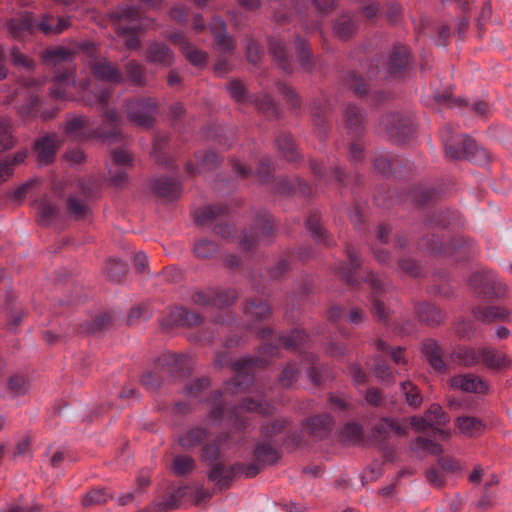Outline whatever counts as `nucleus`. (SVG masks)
Here are the masks:
<instances>
[{
    "mask_svg": "<svg viewBox=\"0 0 512 512\" xmlns=\"http://www.w3.org/2000/svg\"><path fill=\"white\" fill-rule=\"evenodd\" d=\"M441 138L445 145L446 155L451 159L467 157L474 160L477 153L485 154V151L479 148L467 135H456L451 127L442 129Z\"/></svg>",
    "mask_w": 512,
    "mask_h": 512,
    "instance_id": "nucleus-1",
    "label": "nucleus"
},
{
    "mask_svg": "<svg viewBox=\"0 0 512 512\" xmlns=\"http://www.w3.org/2000/svg\"><path fill=\"white\" fill-rule=\"evenodd\" d=\"M449 419L442 410V408L433 404L424 413L423 417L414 416L409 419V425L415 428L416 431L422 432L430 430L442 438H447L449 432L445 429Z\"/></svg>",
    "mask_w": 512,
    "mask_h": 512,
    "instance_id": "nucleus-2",
    "label": "nucleus"
},
{
    "mask_svg": "<svg viewBox=\"0 0 512 512\" xmlns=\"http://www.w3.org/2000/svg\"><path fill=\"white\" fill-rule=\"evenodd\" d=\"M156 105L153 100L132 101L127 103L126 111L128 118L135 124L149 127L154 120Z\"/></svg>",
    "mask_w": 512,
    "mask_h": 512,
    "instance_id": "nucleus-3",
    "label": "nucleus"
},
{
    "mask_svg": "<svg viewBox=\"0 0 512 512\" xmlns=\"http://www.w3.org/2000/svg\"><path fill=\"white\" fill-rule=\"evenodd\" d=\"M50 18L44 17L40 22H34L30 16L21 19H13L7 24V28L13 37L22 36L23 32H30L35 28L45 34H55V25L49 23Z\"/></svg>",
    "mask_w": 512,
    "mask_h": 512,
    "instance_id": "nucleus-4",
    "label": "nucleus"
},
{
    "mask_svg": "<svg viewBox=\"0 0 512 512\" xmlns=\"http://www.w3.org/2000/svg\"><path fill=\"white\" fill-rule=\"evenodd\" d=\"M451 387L466 393L485 394L489 391L488 383L473 373L459 374L449 380Z\"/></svg>",
    "mask_w": 512,
    "mask_h": 512,
    "instance_id": "nucleus-5",
    "label": "nucleus"
},
{
    "mask_svg": "<svg viewBox=\"0 0 512 512\" xmlns=\"http://www.w3.org/2000/svg\"><path fill=\"white\" fill-rule=\"evenodd\" d=\"M169 38L173 43L179 46L181 52L191 64L199 67L206 64L205 53L187 42L183 35L178 33L171 34Z\"/></svg>",
    "mask_w": 512,
    "mask_h": 512,
    "instance_id": "nucleus-6",
    "label": "nucleus"
},
{
    "mask_svg": "<svg viewBox=\"0 0 512 512\" xmlns=\"http://www.w3.org/2000/svg\"><path fill=\"white\" fill-rule=\"evenodd\" d=\"M481 362L491 370H504L511 366V358L498 350L493 348H481Z\"/></svg>",
    "mask_w": 512,
    "mask_h": 512,
    "instance_id": "nucleus-7",
    "label": "nucleus"
},
{
    "mask_svg": "<svg viewBox=\"0 0 512 512\" xmlns=\"http://www.w3.org/2000/svg\"><path fill=\"white\" fill-rule=\"evenodd\" d=\"M476 319L482 322L511 321L512 310L500 306L478 308L474 311Z\"/></svg>",
    "mask_w": 512,
    "mask_h": 512,
    "instance_id": "nucleus-8",
    "label": "nucleus"
},
{
    "mask_svg": "<svg viewBox=\"0 0 512 512\" xmlns=\"http://www.w3.org/2000/svg\"><path fill=\"white\" fill-rule=\"evenodd\" d=\"M146 59L151 63L169 66L174 61V55L166 45L161 43H152L148 47Z\"/></svg>",
    "mask_w": 512,
    "mask_h": 512,
    "instance_id": "nucleus-9",
    "label": "nucleus"
},
{
    "mask_svg": "<svg viewBox=\"0 0 512 512\" xmlns=\"http://www.w3.org/2000/svg\"><path fill=\"white\" fill-rule=\"evenodd\" d=\"M452 358L464 367L476 366L481 362V348L459 347L452 353Z\"/></svg>",
    "mask_w": 512,
    "mask_h": 512,
    "instance_id": "nucleus-10",
    "label": "nucleus"
},
{
    "mask_svg": "<svg viewBox=\"0 0 512 512\" xmlns=\"http://www.w3.org/2000/svg\"><path fill=\"white\" fill-rule=\"evenodd\" d=\"M94 75L100 80L118 83L121 81L120 72L107 60H100L92 65Z\"/></svg>",
    "mask_w": 512,
    "mask_h": 512,
    "instance_id": "nucleus-11",
    "label": "nucleus"
},
{
    "mask_svg": "<svg viewBox=\"0 0 512 512\" xmlns=\"http://www.w3.org/2000/svg\"><path fill=\"white\" fill-rule=\"evenodd\" d=\"M56 151V142L52 137H44L36 143L37 161L40 165H46L52 161Z\"/></svg>",
    "mask_w": 512,
    "mask_h": 512,
    "instance_id": "nucleus-12",
    "label": "nucleus"
},
{
    "mask_svg": "<svg viewBox=\"0 0 512 512\" xmlns=\"http://www.w3.org/2000/svg\"><path fill=\"white\" fill-rule=\"evenodd\" d=\"M456 428L460 434L472 437L478 435L484 428L481 420L474 417H459L456 420Z\"/></svg>",
    "mask_w": 512,
    "mask_h": 512,
    "instance_id": "nucleus-13",
    "label": "nucleus"
},
{
    "mask_svg": "<svg viewBox=\"0 0 512 512\" xmlns=\"http://www.w3.org/2000/svg\"><path fill=\"white\" fill-rule=\"evenodd\" d=\"M59 214V208L47 199L37 203L38 220L42 225H49Z\"/></svg>",
    "mask_w": 512,
    "mask_h": 512,
    "instance_id": "nucleus-14",
    "label": "nucleus"
},
{
    "mask_svg": "<svg viewBox=\"0 0 512 512\" xmlns=\"http://www.w3.org/2000/svg\"><path fill=\"white\" fill-rule=\"evenodd\" d=\"M409 420L398 422L393 419H383L378 424V432L383 434L385 437L397 436L406 433Z\"/></svg>",
    "mask_w": 512,
    "mask_h": 512,
    "instance_id": "nucleus-15",
    "label": "nucleus"
},
{
    "mask_svg": "<svg viewBox=\"0 0 512 512\" xmlns=\"http://www.w3.org/2000/svg\"><path fill=\"white\" fill-rule=\"evenodd\" d=\"M211 30L215 37L216 44L224 51L233 48V41L225 33V23L221 19H214L211 23Z\"/></svg>",
    "mask_w": 512,
    "mask_h": 512,
    "instance_id": "nucleus-16",
    "label": "nucleus"
},
{
    "mask_svg": "<svg viewBox=\"0 0 512 512\" xmlns=\"http://www.w3.org/2000/svg\"><path fill=\"white\" fill-rule=\"evenodd\" d=\"M87 121L82 117H74L67 121L65 131L66 134L74 140H82L86 135Z\"/></svg>",
    "mask_w": 512,
    "mask_h": 512,
    "instance_id": "nucleus-17",
    "label": "nucleus"
},
{
    "mask_svg": "<svg viewBox=\"0 0 512 512\" xmlns=\"http://www.w3.org/2000/svg\"><path fill=\"white\" fill-rule=\"evenodd\" d=\"M206 436V431L202 428L195 427L186 431L179 437L180 445L185 449H191L202 442Z\"/></svg>",
    "mask_w": 512,
    "mask_h": 512,
    "instance_id": "nucleus-18",
    "label": "nucleus"
},
{
    "mask_svg": "<svg viewBox=\"0 0 512 512\" xmlns=\"http://www.w3.org/2000/svg\"><path fill=\"white\" fill-rule=\"evenodd\" d=\"M417 314L421 321L428 324H439L443 320L442 313L432 304H422L417 308Z\"/></svg>",
    "mask_w": 512,
    "mask_h": 512,
    "instance_id": "nucleus-19",
    "label": "nucleus"
},
{
    "mask_svg": "<svg viewBox=\"0 0 512 512\" xmlns=\"http://www.w3.org/2000/svg\"><path fill=\"white\" fill-rule=\"evenodd\" d=\"M424 351L431 367L435 371L442 372L445 370V364L435 343L425 345Z\"/></svg>",
    "mask_w": 512,
    "mask_h": 512,
    "instance_id": "nucleus-20",
    "label": "nucleus"
},
{
    "mask_svg": "<svg viewBox=\"0 0 512 512\" xmlns=\"http://www.w3.org/2000/svg\"><path fill=\"white\" fill-rule=\"evenodd\" d=\"M231 477V469L223 465H215L209 473V479L221 487L227 486L231 481Z\"/></svg>",
    "mask_w": 512,
    "mask_h": 512,
    "instance_id": "nucleus-21",
    "label": "nucleus"
},
{
    "mask_svg": "<svg viewBox=\"0 0 512 512\" xmlns=\"http://www.w3.org/2000/svg\"><path fill=\"white\" fill-rule=\"evenodd\" d=\"M401 390L405 396L406 403L411 407H419L423 399L420 396L417 387L410 381L401 384Z\"/></svg>",
    "mask_w": 512,
    "mask_h": 512,
    "instance_id": "nucleus-22",
    "label": "nucleus"
},
{
    "mask_svg": "<svg viewBox=\"0 0 512 512\" xmlns=\"http://www.w3.org/2000/svg\"><path fill=\"white\" fill-rule=\"evenodd\" d=\"M356 27V23L350 17L345 16L336 22L334 32L338 37L346 39L354 33Z\"/></svg>",
    "mask_w": 512,
    "mask_h": 512,
    "instance_id": "nucleus-23",
    "label": "nucleus"
},
{
    "mask_svg": "<svg viewBox=\"0 0 512 512\" xmlns=\"http://www.w3.org/2000/svg\"><path fill=\"white\" fill-rule=\"evenodd\" d=\"M171 468L176 475H185L193 470L194 461L187 455H179L174 458Z\"/></svg>",
    "mask_w": 512,
    "mask_h": 512,
    "instance_id": "nucleus-24",
    "label": "nucleus"
},
{
    "mask_svg": "<svg viewBox=\"0 0 512 512\" xmlns=\"http://www.w3.org/2000/svg\"><path fill=\"white\" fill-rule=\"evenodd\" d=\"M29 382L22 376H12L8 380V391L12 396H20L29 390Z\"/></svg>",
    "mask_w": 512,
    "mask_h": 512,
    "instance_id": "nucleus-25",
    "label": "nucleus"
},
{
    "mask_svg": "<svg viewBox=\"0 0 512 512\" xmlns=\"http://www.w3.org/2000/svg\"><path fill=\"white\" fill-rule=\"evenodd\" d=\"M279 149L288 160L296 159V151L293 139L289 135H282L277 139Z\"/></svg>",
    "mask_w": 512,
    "mask_h": 512,
    "instance_id": "nucleus-26",
    "label": "nucleus"
},
{
    "mask_svg": "<svg viewBox=\"0 0 512 512\" xmlns=\"http://www.w3.org/2000/svg\"><path fill=\"white\" fill-rule=\"evenodd\" d=\"M244 312L247 316L263 319L269 315V308L266 304H264L262 302H260V303L252 302V303H248L245 306Z\"/></svg>",
    "mask_w": 512,
    "mask_h": 512,
    "instance_id": "nucleus-27",
    "label": "nucleus"
},
{
    "mask_svg": "<svg viewBox=\"0 0 512 512\" xmlns=\"http://www.w3.org/2000/svg\"><path fill=\"white\" fill-rule=\"evenodd\" d=\"M216 251L217 245L214 242L208 240H200L194 247L195 254L200 258H208L212 256Z\"/></svg>",
    "mask_w": 512,
    "mask_h": 512,
    "instance_id": "nucleus-28",
    "label": "nucleus"
},
{
    "mask_svg": "<svg viewBox=\"0 0 512 512\" xmlns=\"http://www.w3.org/2000/svg\"><path fill=\"white\" fill-rule=\"evenodd\" d=\"M220 212L221 210L219 208L208 206L196 211L194 213V219L198 224L204 225L208 220L215 218Z\"/></svg>",
    "mask_w": 512,
    "mask_h": 512,
    "instance_id": "nucleus-29",
    "label": "nucleus"
},
{
    "mask_svg": "<svg viewBox=\"0 0 512 512\" xmlns=\"http://www.w3.org/2000/svg\"><path fill=\"white\" fill-rule=\"evenodd\" d=\"M9 127V121L5 118H0V152L12 146Z\"/></svg>",
    "mask_w": 512,
    "mask_h": 512,
    "instance_id": "nucleus-30",
    "label": "nucleus"
},
{
    "mask_svg": "<svg viewBox=\"0 0 512 512\" xmlns=\"http://www.w3.org/2000/svg\"><path fill=\"white\" fill-rule=\"evenodd\" d=\"M305 340V335L301 331H293L288 335L281 337V342L287 349H294L298 347Z\"/></svg>",
    "mask_w": 512,
    "mask_h": 512,
    "instance_id": "nucleus-31",
    "label": "nucleus"
},
{
    "mask_svg": "<svg viewBox=\"0 0 512 512\" xmlns=\"http://www.w3.org/2000/svg\"><path fill=\"white\" fill-rule=\"evenodd\" d=\"M67 209L69 214L76 219L82 218L88 211L87 206L76 198H69Z\"/></svg>",
    "mask_w": 512,
    "mask_h": 512,
    "instance_id": "nucleus-32",
    "label": "nucleus"
},
{
    "mask_svg": "<svg viewBox=\"0 0 512 512\" xmlns=\"http://www.w3.org/2000/svg\"><path fill=\"white\" fill-rule=\"evenodd\" d=\"M415 446L416 449H420L431 454H439L442 451L440 445L423 437H419L416 440Z\"/></svg>",
    "mask_w": 512,
    "mask_h": 512,
    "instance_id": "nucleus-33",
    "label": "nucleus"
},
{
    "mask_svg": "<svg viewBox=\"0 0 512 512\" xmlns=\"http://www.w3.org/2000/svg\"><path fill=\"white\" fill-rule=\"evenodd\" d=\"M218 157L212 152H206L200 159L198 165V172L201 173L206 169H211L217 164Z\"/></svg>",
    "mask_w": 512,
    "mask_h": 512,
    "instance_id": "nucleus-34",
    "label": "nucleus"
},
{
    "mask_svg": "<svg viewBox=\"0 0 512 512\" xmlns=\"http://www.w3.org/2000/svg\"><path fill=\"white\" fill-rule=\"evenodd\" d=\"M346 120L350 126L357 127L362 122V113L359 108L355 106H348L346 109Z\"/></svg>",
    "mask_w": 512,
    "mask_h": 512,
    "instance_id": "nucleus-35",
    "label": "nucleus"
},
{
    "mask_svg": "<svg viewBox=\"0 0 512 512\" xmlns=\"http://www.w3.org/2000/svg\"><path fill=\"white\" fill-rule=\"evenodd\" d=\"M378 348L383 352H389L396 364L405 363V358L401 348L390 350L388 344L381 340L378 342Z\"/></svg>",
    "mask_w": 512,
    "mask_h": 512,
    "instance_id": "nucleus-36",
    "label": "nucleus"
},
{
    "mask_svg": "<svg viewBox=\"0 0 512 512\" xmlns=\"http://www.w3.org/2000/svg\"><path fill=\"white\" fill-rule=\"evenodd\" d=\"M297 375L298 369L295 365L287 366L282 373L281 384L283 386H290L297 379Z\"/></svg>",
    "mask_w": 512,
    "mask_h": 512,
    "instance_id": "nucleus-37",
    "label": "nucleus"
},
{
    "mask_svg": "<svg viewBox=\"0 0 512 512\" xmlns=\"http://www.w3.org/2000/svg\"><path fill=\"white\" fill-rule=\"evenodd\" d=\"M227 89L231 97L234 98L236 101H241L244 99L245 87L241 82L233 81L228 85Z\"/></svg>",
    "mask_w": 512,
    "mask_h": 512,
    "instance_id": "nucleus-38",
    "label": "nucleus"
},
{
    "mask_svg": "<svg viewBox=\"0 0 512 512\" xmlns=\"http://www.w3.org/2000/svg\"><path fill=\"white\" fill-rule=\"evenodd\" d=\"M236 298V293L234 291H229L226 293V297L224 298L223 294H215L212 297L209 298V300L213 303L215 306H224L228 305L230 302H232Z\"/></svg>",
    "mask_w": 512,
    "mask_h": 512,
    "instance_id": "nucleus-39",
    "label": "nucleus"
},
{
    "mask_svg": "<svg viewBox=\"0 0 512 512\" xmlns=\"http://www.w3.org/2000/svg\"><path fill=\"white\" fill-rule=\"evenodd\" d=\"M271 51L281 61L283 68L287 69V66L284 63L286 59L285 45L281 41H272Z\"/></svg>",
    "mask_w": 512,
    "mask_h": 512,
    "instance_id": "nucleus-40",
    "label": "nucleus"
},
{
    "mask_svg": "<svg viewBox=\"0 0 512 512\" xmlns=\"http://www.w3.org/2000/svg\"><path fill=\"white\" fill-rule=\"evenodd\" d=\"M374 373L376 377L385 383H389L391 379V372L389 371L388 367L384 363H377L374 366Z\"/></svg>",
    "mask_w": 512,
    "mask_h": 512,
    "instance_id": "nucleus-41",
    "label": "nucleus"
},
{
    "mask_svg": "<svg viewBox=\"0 0 512 512\" xmlns=\"http://www.w3.org/2000/svg\"><path fill=\"white\" fill-rule=\"evenodd\" d=\"M106 501V494L102 490H92L84 498V504L90 505Z\"/></svg>",
    "mask_w": 512,
    "mask_h": 512,
    "instance_id": "nucleus-42",
    "label": "nucleus"
},
{
    "mask_svg": "<svg viewBox=\"0 0 512 512\" xmlns=\"http://www.w3.org/2000/svg\"><path fill=\"white\" fill-rule=\"evenodd\" d=\"M202 452H203L202 456L206 461H214L218 458L220 449H219L218 445L209 443L203 447Z\"/></svg>",
    "mask_w": 512,
    "mask_h": 512,
    "instance_id": "nucleus-43",
    "label": "nucleus"
},
{
    "mask_svg": "<svg viewBox=\"0 0 512 512\" xmlns=\"http://www.w3.org/2000/svg\"><path fill=\"white\" fill-rule=\"evenodd\" d=\"M407 62V53L404 48L395 51L392 57V68L393 69H401L406 65Z\"/></svg>",
    "mask_w": 512,
    "mask_h": 512,
    "instance_id": "nucleus-44",
    "label": "nucleus"
},
{
    "mask_svg": "<svg viewBox=\"0 0 512 512\" xmlns=\"http://www.w3.org/2000/svg\"><path fill=\"white\" fill-rule=\"evenodd\" d=\"M141 69V66L137 63H129L127 66V73L130 79L138 84L142 83Z\"/></svg>",
    "mask_w": 512,
    "mask_h": 512,
    "instance_id": "nucleus-45",
    "label": "nucleus"
},
{
    "mask_svg": "<svg viewBox=\"0 0 512 512\" xmlns=\"http://www.w3.org/2000/svg\"><path fill=\"white\" fill-rule=\"evenodd\" d=\"M35 185L34 181H28L24 183L23 185L16 188L13 192V197L15 200H20L24 195L31 192Z\"/></svg>",
    "mask_w": 512,
    "mask_h": 512,
    "instance_id": "nucleus-46",
    "label": "nucleus"
},
{
    "mask_svg": "<svg viewBox=\"0 0 512 512\" xmlns=\"http://www.w3.org/2000/svg\"><path fill=\"white\" fill-rule=\"evenodd\" d=\"M155 189L159 194H161L163 196H168L171 194L174 187L169 181L161 179V180L156 181Z\"/></svg>",
    "mask_w": 512,
    "mask_h": 512,
    "instance_id": "nucleus-47",
    "label": "nucleus"
},
{
    "mask_svg": "<svg viewBox=\"0 0 512 512\" xmlns=\"http://www.w3.org/2000/svg\"><path fill=\"white\" fill-rule=\"evenodd\" d=\"M241 409L246 411H260L264 414L268 413V406H264L262 403L253 400L243 403Z\"/></svg>",
    "mask_w": 512,
    "mask_h": 512,
    "instance_id": "nucleus-48",
    "label": "nucleus"
},
{
    "mask_svg": "<svg viewBox=\"0 0 512 512\" xmlns=\"http://www.w3.org/2000/svg\"><path fill=\"white\" fill-rule=\"evenodd\" d=\"M255 455L259 460H264V455L269 456L267 460L273 461L275 453L273 449L268 445L259 446L255 450Z\"/></svg>",
    "mask_w": 512,
    "mask_h": 512,
    "instance_id": "nucleus-49",
    "label": "nucleus"
},
{
    "mask_svg": "<svg viewBox=\"0 0 512 512\" xmlns=\"http://www.w3.org/2000/svg\"><path fill=\"white\" fill-rule=\"evenodd\" d=\"M65 157L71 164H78L84 160V153L81 149L76 148L67 152Z\"/></svg>",
    "mask_w": 512,
    "mask_h": 512,
    "instance_id": "nucleus-50",
    "label": "nucleus"
},
{
    "mask_svg": "<svg viewBox=\"0 0 512 512\" xmlns=\"http://www.w3.org/2000/svg\"><path fill=\"white\" fill-rule=\"evenodd\" d=\"M12 173L10 157L0 161V182L4 181Z\"/></svg>",
    "mask_w": 512,
    "mask_h": 512,
    "instance_id": "nucleus-51",
    "label": "nucleus"
},
{
    "mask_svg": "<svg viewBox=\"0 0 512 512\" xmlns=\"http://www.w3.org/2000/svg\"><path fill=\"white\" fill-rule=\"evenodd\" d=\"M307 228L311 231L313 237L316 240H320L323 238L324 231L318 223L314 222V220H312V219L308 220Z\"/></svg>",
    "mask_w": 512,
    "mask_h": 512,
    "instance_id": "nucleus-52",
    "label": "nucleus"
},
{
    "mask_svg": "<svg viewBox=\"0 0 512 512\" xmlns=\"http://www.w3.org/2000/svg\"><path fill=\"white\" fill-rule=\"evenodd\" d=\"M11 55H12L13 63L16 66H25V67L31 66V61L29 59L25 58L22 54H20V52L18 50L13 49Z\"/></svg>",
    "mask_w": 512,
    "mask_h": 512,
    "instance_id": "nucleus-53",
    "label": "nucleus"
},
{
    "mask_svg": "<svg viewBox=\"0 0 512 512\" xmlns=\"http://www.w3.org/2000/svg\"><path fill=\"white\" fill-rule=\"evenodd\" d=\"M456 332L461 337L469 338L473 334L474 331H473L472 326L468 322L462 321L457 324Z\"/></svg>",
    "mask_w": 512,
    "mask_h": 512,
    "instance_id": "nucleus-54",
    "label": "nucleus"
},
{
    "mask_svg": "<svg viewBox=\"0 0 512 512\" xmlns=\"http://www.w3.org/2000/svg\"><path fill=\"white\" fill-rule=\"evenodd\" d=\"M137 14H138V12L135 8L127 6V7H120L116 16L121 19H124V18L133 19L137 16Z\"/></svg>",
    "mask_w": 512,
    "mask_h": 512,
    "instance_id": "nucleus-55",
    "label": "nucleus"
},
{
    "mask_svg": "<svg viewBox=\"0 0 512 512\" xmlns=\"http://www.w3.org/2000/svg\"><path fill=\"white\" fill-rule=\"evenodd\" d=\"M113 161L116 165L125 166L130 162L129 156L123 151H116L113 154Z\"/></svg>",
    "mask_w": 512,
    "mask_h": 512,
    "instance_id": "nucleus-56",
    "label": "nucleus"
},
{
    "mask_svg": "<svg viewBox=\"0 0 512 512\" xmlns=\"http://www.w3.org/2000/svg\"><path fill=\"white\" fill-rule=\"evenodd\" d=\"M66 56H67V52L62 48L48 51L47 55H46L47 58H50L51 60H53L55 62H58V61L64 59Z\"/></svg>",
    "mask_w": 512,
    "mask_h": 512,
    "instance_id": "nucleus-57",
    "label": "nucleus"
},
{
    "mask_svg": "<svg viewBox=\"0 0 512 512\" xmlns=\"http://www.w3.org/2000/svg\"><path fill=\"white\" fill-rule=\"evenodd\" d=\"M141 382L148 389H155L159 386V382L154 380V376L152 373H147L143 375Z\"/></svg>",
    "mask_w": 512,
    "mask_h": 512,
    "instance_id": "nucleus-58",
    "label": "nucleus"
},
{
    "mask_svg": "<svg viewBox=\"0 0 512 512\" xmlns=\"http://www.w3.org/2000/svg\"><path fill=\"white\" fill-rule=\"evenodd\" d=\"M400 266L403 271L411 275H417L418 269L416 264L412 260H403L401 261Z\"/></svg>",
    "mask_w": 512,
    "mask_h": 512,
    "instance_id": "nucleus-59",
    "label": "nucleus"
},
{
    "mask_svg": "<svg viewBox=\"0 0 512 512\" xmlns=\"http://www.w3.org/2000/svg\"><path fill=\"white\" fill-rule=\"evenodd\" d=\"M366 400L373 405H377L381 400L379 391L374 388L369 389L366 393Z\"/></svg>",
    "mask_w": 512,
    "mask_h": 512,
    "instance_id": "nucleus-60",
    "label": "nucleus"
},
{
    "mask_svg": "<svg viewBox=\"0 0 512 512\" xmlns=\"http://www.w3.org/2000/svg\"><path fill=\"white\" fill-rule=\"evenodd\" d=\"M308 57H309V53H308V50L305 48L304 42L299 41L298 42V58H299V61L301 62L302 66L306 65V60L308 59Z\"/></svg>",
    "mask_w": 512,
    "mask_h": 512,
    "instance_id": "nucleus-61",
    "label": "nucleus"
},
{
    "mask_svg": "<svg viewBox=\"0 0 512 512\" xmlns=\"http://www.w3.org/2000/svg\"><path fill=\"white\" fill-rule=\"evenodd\" d=\"M181 316L183 321L188 325H195L199 323V317L195 313L184 311Z\"/></svg>",
    "mask_w": 512,
    "mask_h": 512,
    "instance_id": "nucleus-62",
    "label": "nucleus"
},
{
    "mask_svg": "<svg viewBox=\"0 0 512 512\" xmlns=\"http://www.w3.org/2000/svg\"><path fill=\"white\" fill-rule=\"evenodd\" d=\"M363 315L364 314L362 311L358 309H351L350 312L348 313V321L353 324H357L361 322Z\"/></svg>",
    "mask_w": 512,
    "mask_h": 512,
    "instance_id": "nucleus-63",
    "label": "nucleus"
},
{
    "mask_svg": "<svg viewBox=\"0 0 512 512\" xmlns=\"http://www.w3.org/2000/svg\"><path fill=\"white\" fill-rule=\"evenodd\" d=\"M427 480L435 486H440L442 484L440 475L436 470H430L427 472Z\"/></svg>",
    "mask_w": 512,
    "mask_h": 512,
    "instance_id": "nucleus-64",
    "label": "nucleus"
}]
</instances>
